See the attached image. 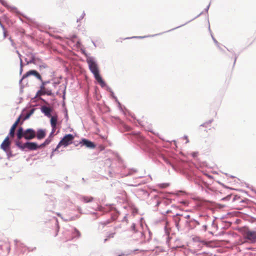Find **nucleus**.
<instances>
[{
  "label": "nucleus",
  "mask_w": 256,
  "mask_h": 256,
  "mask_svg": "<svg viewBox=\"0 0 256 256\" xmlns=\"http://www.w3.org/2000/svg\"><path fill=\"white\" fill-rule=\"evenodd\" d=\"M36 136V132L32 128H28L24 130L22 128H18L16 132L17 139L20 140L22 137L26 140H30Z\"/></svg>",
  "instance_id": "1"
},
{
  "label": "nucleus",
  "mask_w": 256,
  "mask_h": 256,
  "mask_svg": "<svg viewBox=\"0 0 256 256\" xmlns=\"http://www.w3.org/2000/svg\"><path fill=\"white\" fill-rule=\"evenodd\" d=\"M87 63L88 64L90 72L94 75V78L100 84L104 83L102 77L99 74L98 66L96 62L91 58H87Z\"/></svg>",
  "instance_id": "2"
},
{
  "label": "nucleus",
  "mask_w": 256,
  "mask_h": 256,
  "mask_svg": "<svg viewBox=\"0 0 256 256\" xmlns=\"http://www.w3.org/2000/svg\"><path fill=\"white\" fill-rule=\"evenodd\" d=\"M74 139V136L72 134H68L64 136V137L59 142L56 148L53 150L51 156L54 154V152L58 150V149L60 148V146H63L64 147H66L71 144Z\"/></svg>",
  "instance_id": "3"
},
{
  "label": "nucleus",
  "mask_w": 256,
  "mask_h": 256,
  "mask_svg": "<svg viewBox=\"0 0 256 256\" xmlns=\"http://www.w3.org/2000/svg\"><path fill=\"white\" fill-rule=\"evenodd\" d=\"M105 238L104 242H106L110 238H113L116 234V227L113 226H108L104 230Z\"/></svg>",
  "instance_id": "4"
},
{
  "label": "nucleus",
  "mask_w": 256,
  "mask_h": 256,
  "mask_svg": "<svg viewBox=\"0 0 256 256\" xmlns=\"http://www.w3.org/2000/svg\"><path fill=\"white\" fill-rule=\"evenodd\" d=\"M34 76L40 81H42V78L40 74L36 70H30L26 72L22 77L21 81L29 76Z\"/></svg>",
  "instance_id": "5"
},
{
  "label": "nucleus",
  "mask_w": 256,
  "mask_h": 256,
  "mask_svg": "<svg viewBox=\"0 0 256 256\" xmlns=\"http://www.w3.org/2000/svg\"><path fill=\"white\" fill-rule=\"evenodd\" d=\"M244 238L252 243L256 242V232L250 230L246 232Z\"/></svg>",
  "instance_id": "6"
},
{
  "label": "nucleus",
  "mask_w": 256,
  "mask_h": 256,
  "mask_svg": "<svg viewBox=\"0 0 256 256\" xmlns=\"http://www.w3.org/2000/svg\"><path fill=\"white\" fill-rule=\"evenodd\" d=\"M46 83V82H42V86H40V89L37 92V96H42L44 94H47L48 96H50L52 94L51 90H46V88L44 86V84Z\"/></svg>",
  "instance_id": "7"
},
{
  "label": "nucleus",
  "mask_w": 256,
  "mask_h": 256,
  "mask_svg": "<svg viewBox=\"0 0 256 256\" xmlns=\"http://www.w3.org/2000/svg\"><path fill=\"white\" fill-rule=\"evenodd\" d=\"M10 145V142L9 140L8 136H7L5 138L3 142L0 145V148L3 150L4 151L6 152Z\"/></svg>",
  "instance_id": "8"
},
{
  "label": "nucleus",
  "mask_w": 256,
  "mask_h": 256,
  "mask_svg": "<svg viewBox=\"0 0 256 256\" xmlns=\"http://www.w3.org/2000/svg\"><path fill=\"white\" fill-rule=\"evenodd\" d=\"M20 116L14 122V123L12 124V126L11 127L9 132V136H10V138L14 137L16 128L17 127L18 123L20 122Z\"/></svg>",
  "instance_id": "9"
},
{
  "label": "nucleus",
  "mask_w": 256,
  "mask_h": 256,
  "mask_svg": "<svg viewBox=\"0 0 256 256\" xmlns=\"http://www.w3.org/2000/svg\"><path fill=\"white\" fill-rule=\"evenodd\" d=\"M24 147L30 150H34L38 148V144L34 142H27L24 143Z\"/></svg>",
  "instance_id": "10"
},
{
  "label": "nucleus",
  "mask_w": 256,
  "mask_h": 256,
  "mask_svg": "<svg viewBox=\"0 0 256 256\" xmlns=\"http://www.w3.org/2000/svg\"><path fill=\"white\" fill-rule=\"evenodd\" d=\"M80 144L90 148H94L95 147V145L93 142L85 138L82 139V141L80 142Z\"/></svg>",
  "instance_id": "11"
},
{
  "label": "nucleus",
  "mask_w": 256,
  "mask_h": 256,
  "mask_svg": "<svg viewBox=\"0 0 256 256\" xmlns=\"http://www.w3.org/2000/svg\"><path fill=\"white\" fill-rule=\"evenodd\" d=\"M50 118V124L52 128V132H54L56 130V126L58 121L57 116H51Z\"/></svg>",
  "instance_id": "12"
},
{
  "label": "nucleus",
  "mask_w": 256,
  "mask_h": 256,
  "mask_svg": "<svg viewBox=\"0 0 256 256\" xmlns=\"http://www.w3.org/2000/svg\"><path fill=\"white\" fill-rule=\"evenodd\" d=\"M46 136V130L42 129H39L36 132V136L38 140H42Z\"/></svg>",
  "instance_id": "13"
},
{
  "label": "nucleus",
  "mask_w": 256,
  "mask_h": 256,
  "mask_svg": "<svg viewBox=\"0 0 256 256\" xmlns=\"http://www.w3.org/2000/svg\"><path fill=\"white\" fill-rule=\"evenodd\" d=\"M42 112L48 117L50 118L51 115L52 109L50 108L43 106L41 108Z\"/></svg>",
  "instance_id": "14"
},
{
  "label": "nucleus",
  "mask_w": 256,
  "mask_h": 256,
  "mask_svg": "<svg viewBox=\"0 0 256 256\" xmlns=\"http://www.w3.org/2000/svg\"><path fill=\"white\" fill-rule=\"evenodd\" d=\"M81 236L80 232L76 228H74V231L72 232V236L71 239H72L75 238H80Z\"/></svg>",
  "instance_id": "15"
},
{
  "label": "nucleus",
  "mask_w": 256,
  "mask_h": 256,
  "mask_svg": "<svg viewBox=\"0 0 256 256\" xmlns=\"http://www.w3.org/2000/svg\"><path fill=\"white\" fill-rule=\"evenodd\" d=\"M82 200L84 202L87 203L92 201L94 198L92 196H84L82 197Z\"/></svg>",
  "instance_id": "16"
},
{
  "label": "nucleus",
  "mask_w": 256,
  "mask_h": 256,
  "mask_svg": "<svg viewBox=\"0 0 256 256\" xmlns=\"http://www.w3.org/2000/svg\"><path fill=\"white\" fill-rule=\"evenodd\" d=\"M18 140L16 141V145L20 149L24 150L26 148L25 147H24V144H22L20 140Z\"/></svg>",
  "instance_id": "17"
},
{
  "label": "nucleus",
  "mask_w": 256,
  "mask_h": 256,
  "mask_svg": "<svg viewBox=\"0 0 256 256\" xmlns=\"http://www.w3.org/2000/svg\"><path fill=\"white\" fill-rule=\"evenodd\" d=\"M52 141V138L50 137H48V138H46L44 142L45 143V144L46 146L48 145Z\"/></svg>",
  "instance_id": "18"
},
{
  "label": "nucleus",
  "mask_w": 256,
  "mask_h": 256,
  "mask_svg": "<svg viewBox=\"0 0 256 256\" xmlns=\"http://www.w3.org/2000/svg\"><path fill=\"white\" fill-rule=\"evenodd\" d=\"M0 2H1V4L4 6L6 7H8V6L5 0H0Z\"/></svg>",
  "instance_id": "19"
},
{
  "label": "nucleus",
  "mask_w": 256,
  "mask_h": 256,
  "mask_svg": "<svg viewBox=\"0 0 256 256\" xmlns=\"http://www.w3.org/2000/svg\"><path fill=\"white\" fill-rule=\"evenodd\" d=\"M46 145L45 144V143L44 142L42 144L40 145H38V148H44Z\"/></svg>",
  "instance_id": "20"
},
{
  "label": "nucleus",
  "mask_w": 256,
  "mask_h": 256,
  "mask_svg": "<svg viewBox=\"0 0 256 256\" xmlns=\"http://www.w3.org/2000/svg\"><path fill=\"white\" fill-rule=\"evenodd\" d=\"M168 186V184H160V186L162 188H164L167 187Z\"/></svg>",
  "instance_id": "21"
},
{
  "label": "nucleus",
  "mask_w": 256,
  "mask_h": 256,
  "mask_svg": "<svg viewBox=\"0 0 256 256\" xmlns=\"http://www.w3.org/2000/svg\"><path fill=\"white\" fill-rule=\"evenodd\" d=\"M109 223L108 222H101L100 224L102 226H105L107 224Z\"/></svg>",
  "instance_id": "22"
},
{
  "label": "nucleus",
  "mask_w": 256,
  "mask_h": 256,
  "mask_svg": "<svg viewBox=\"0 0 256 256\" xmlns=\"http://www.w3.org/2000/svg\"><path fill=\"white\" fill-rule=\"evenodd\" d=\"M50 36H54V37H55V38H60V36H54V34H52L50 33Z\"/></svg>",
  "instance_id": "23"
},
{
  "label": "nucleus",
  "mask_w": 256,
  "mask_h": 256,
  "mask_svg": "<svg viewBox=\"0 0 256 256\" xmlns=\"http://www.w3.org/2000/svg\"><path fill=\"white\" fill-rule=\"evenodd\" d=\"M58 230L56 229V234H54V236H56L58 234Z\"/></svg>",
  "instance_id": "24"
},
{
  "label": "nucleus",
  "mask_w": 256,
  "mask_h": 256,
  "mask_svg": "<svg viewBox=\"0 0 256 256\" xmlns=\"http://www.w3.org/2000/svg\"><path fill=\"white\" fill-rule=\"evenodd\" d=\"M84 12L82 13V16H81V17L82 18H84Z\"/></svg>",
  "instance_id": "25"
}]
</instances>
